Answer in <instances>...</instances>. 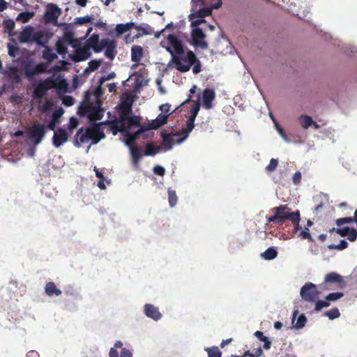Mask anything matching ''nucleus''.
<instances>
[{"instance_id":"nucleus-63","label":"nucleus","mask_w":357,"mask_h":357,"mask_svg":"<svg viewBox=\"0 0 357 357\" xmlns=\"http://www.w3.org/2000/svg\"><path fill=\"white\" fill-rule=\"evenodd\" d=\"M350 228L348 227H345L343 228H340L336 230V232L339 234L341 236H346L349 234Z\"/></svg>"},{"instance_id":"nucleus-6","label":"nucleus","mask_w":357,"mask_h":357,"mask_svg":"<svg viewBox=\"0 0 357 357\" xmlns=\"http://www.w3.org/2000/svg\"><path fill=\"white\" fill-rule=\"evenodd\" d=\"M116 42L114 40H109L106 38H103L100 40V37L98 36V42L97 43L98 48H101V52L103 49L105 50V56L110 59L113 60L116 56Z\"/></svg>"},{"instance_id":"nucleus-40","label":"nucleus","mask_w":357,"mask_h":357,"mask_svg":"<svg viewBox=\"0 0 357 357\" xmlns=\"http://www.w3.org/2000/svg\"><path fill=\"white\" fill-rule=\"evenodd\" d=\"M91 109H93V106L91 104H89V103L84 104L79 107L77 114L79 116L88 115V117H89V114L91 111Z\"/></svg>"},{"instance_id":"nucleus-52","label":"nucleus","mask_w":357,"mask_h":357,"mask_svg":"<svg viewBox=\"0 0 357 357\" xmlns=\"http://www.w3.org/2000/svg\"><path fill=\"white\" fill-rule=\"evenodd\" d=\"M278 165V159L272 158L270 160L269 165L266 167V171L268 172H272L275 171Z\"/></svg>"},{"instance_id":"nucleus-4","label":"nucleus","mask_w":357,"mask_h":357,"mask_svg":"<svg viewBox=\"0 0 357 357\" xmlns=\"http://www.w3.org/2000/svg\"><path fill=\"white\" fill-rule=\"evenodd\" d=\"M98 34H92L85 42L82 47L75 50V54L73 61L75 62L86 61L91 56L90 50L92 49L96 53L101 52V48H98Z\"/></svg>"},{"instance_id":"nucleus-25","label":"nucleus","mask_w":357,"mask_h":357,"mask_svg":"<svg viewBox=\"0 0 357 357\" xmlns=\"http://www.w3.org/2000/svg\"><path fill=\"white\" fill-rule=\"evenodd\" d=\"M143 56V48L139 45H133L131 48V60L137 63H139Z\"/></svg>"},{"instance_id":"nucleus-47","label":"nucleus","mask_w":357,"mask_h":357,"mask_svg":"<svg viewBox=\"0 0 357 357\" xmlns=\"http://www.w3.org/2000/svg\"><path fill=\"white\" fill-rule=\"evenodd\" d=\"M325 316L328 317L330 319H334L340 317V313L337 308H333L325 312Z\"/></svg>"},{"instance_id":"nucleus-7","label":"nucleus","mask_w":357,"mask_h":357,"mask_svg":"<svg viewBox=\"0 0 357 357\" xmlns=\"http://www.w3.org/2000/svg\"><path fill=\"white\" fill-rule=\"evenodd\" d=\"M319 292L317 291V286L312 282H307L301 289V298L308 302H314L317 298Z\"/></svg>"},{"instance_id":"nucleus-8","label":"nucleus","mask_w":357,"mask_h":357,"mask_svg":"<svg viewBox=\"0 0 357 357\" xmlns=\"http://www.w3.org/2000/svg\"><path fill=\"white\" fill-rule=\"evenodd\" d=\"M45 128V125L42 123H35L31 128L29 136L36 145L40 144L44 138L46 133Z\"/></svg>"},{"instance_id":"nucleus-36","label":"nucleus","mask_w":357,"mask_h":357,"mask_svg":"<svg viewBox=\"0 0 357 357\" xmlns=\"http://www.w3.org/2000/svg\"><path fill=\"white\" fill-rule=\"evenodd\" d=\"M353 221L357 223V209L354 211L353 218L347 217L339 218L336 220V224L337 226L340 227L344 224L350 223L352 222Z\"/></svg>"},{"instance_id":"nucleus-17","label":"nucleus","mask_w":357,"mask_h":357,"mask_svg":"<svg viewBox=\"0 0 357 357\" xmlns=\"http://www.w3.org/2000/svg\"><path fill=\"white\" fill-rule=\"evenodd\" d=\"M144 312L148 317L151 318L155 321L159 320L162 317L158 307H155L152 304H146L144 305Z\"/></svg>"},{"instance_id":"nucleus-41","label":"nucleus","mask_w":357,"mask_h":357,"mask_svg":"<svg viewBox=\"0 0 357 357\" xmlns=\"http://www.w3.org/2000/svg\"><path fill=\"white\" fill-rule=\"evenodd\" d=\"M33 16V13L32 12H22L20 13L17 17V20L20 21L22 23H26L29 21L31 18Z\"/></svg>"},{"instance_id":"nucleus-26","label":"nucleus","mask_w":357,"mask_h":357,"mask_svg":"<svg viewBox=\"0 0 357 357\" xmlns=\"http://www.w3.org/2000/svg\"><path fill=\"white\" fill-rule=\"evenodd\" d=\"M119 118L121 119V121H126L127 116L132 113L131 103L127 102H121Z\"/></svg>"},{"instance_id":"nucleus-22","label":"nucleus","mask_w":357,"mask_h":357,"mask_svg":"<svg viewBox=\"0 0 357 357\" xmlns=\"http://www.w3.org/2000/svg\"><path fill=\"white\" fill-rule=\"evenodd\" d=\"M33 28L26 27L23 29L19 34L18 40L21 43H27L29 42H32L33 40Z\"/></svg>"},{"instance_id":"nucleus-42","label":"nucleus","mask_w":357,"mask_h":357,"mask_svg":"<svg viewBox=\"0 0 357 357\" xmlns=\"http://www.w3.org/2000/svg\"><path fill=\"white\" fill-rule=\"evenodd\" d=\"M299 119L302 122V127L305 129H307L314 123L312 119L307 115H301Z\"/></svg>"},{"instance_id":"nucleus-12","label":"nucleus","mask_w":357,"mask_h":357,"mask_svg":"<svg viewBox=\"0 0 357 357\" xmlns=\"http://www.w3.org/2000/svg\"><path fill=\"white\" fill-rule=\"evenodd\" d=\"M40 83L46 90L52 89H61L66 88L67 83L65 79H54V76H51L45 80L40 81Z\"/></svg>"},{"instance_id":"nucleus-61","label":"nucleus","mask_w":357,"mask_h":357,"mask_svg":"<svg viewBox=\"0 0 357 357\" xmlns=\"http://www.w3.org/2000/svg\"><path fill=\"white\" fill-rule=\"evenodd\" d=\"M93 19L94 18L93 16L86 15L84 17L77 18V22L81 24H85V23H89V22L92 23Z\"/></svg>"},{"instance_id":"nucleus-38","label":"nucleus","mask_w":357,"mask_h":357,"mask_svg":"<svg viewBox=\"0 0 357 357\" xmlns=\"http://www.w3.org/2000/svg\"><path fill=\"white\" fill-rule=\"evenodd\" d=\"M67 44L62 40H59L56 43V50L60 55H65L67 53Z\"/></svg>"},{"instance_id":"nucleus-9","label":"nucleus","mask_w":357,"mask_h":357,"mask_svg":"<svg viewBox=\"0 0 357 357\" xmlns=\"http://www.w3.org/2000/svg\"><path fill=\"white\" fill-rule=\"evenodd\" d=\"M335 284L339 288H343L346 286V282L342 275H339L335 272H331L328 273L324 279V289H330L329 287H326L328 284Z\"/></svg>"},{"instance_id":"nucleus-14","label":"nucleus","mask_w":357,"mask_h":357,"mask_svg":"<svg viewBox=\"0 0 357 357\" xmlns=\"http://www.w3.org/2000/svg\"><path fill=\"white\" fill-rule=\"evenodd\" d=\"M68 135L64 128H59L56 131L54 130L52 137V144L55 147L58 148L61 146L63 144L68 142Z\"/></svg>"},{"instance_id":"nucleus-64","label":"nucleus","mask_w":357,"mask_h":357,"mask_svg":"<svg viewBox=\"0 0 357 357\" xmlns=\"http://www.w3.org/2000/svg\"><path fill=\"white\" fill-rule=\"evenodd\" d=\"M301 178H302L301 173L298 171L296 172L292 178L294 184H295V185L299 184L301 183Z\"/></svg>"},{"instance_id":"nucleus-34","label":"nucleus","mask_w":357,"mask_h":357,"mask_svg":"<svg viewBox=\"0 0 357 357\" xmlns=\"http://www.w3.org/2000/svg\"><path fill=\"white\" fill-rule=\"evenodd\" d=\"M132 28L137 29L139 31H141V33H139L136 35L135 38H139L144 35H151L153 33L151 28L147 24L146 27H142V26H139L135 24V26Z\"/></svg>"},{"instance_id":"nucleus-45","label":"nucleus","mask_w":357,"mask_h":357,"mask_svg":"<svg viewBox=\"0 0 357 357\" xmlns=\"http://www.w3.org/2000/svg\"><path fill=\"white\" fill-rule=\"evenodd\" d=\"M330 305H331V303L326 298L324 301H321V300L317 301L315 303L314 310L316 312H319L324 307H329Z\"/></svg>"},{"instance_id":"nucleus-5","label":"nucleus","mask_w":357,"mask_h":357,"mask_svg":"<svg viewBox=\"0 0 357 357\" xmlns=\"http://www.w3.org/2000/svg\"><path fill=\"white\" fill-rule=\"evenodd\" d=\"M162 139V144L167 150L172 149L174 144H181L185 140V137H182L180 132L166 133L165 130L160 132Z\"/></svg>"},{"instance_id":"nucleus-56","label":"nucleus","mask_w":357,"mask_h":357,"mask_svg":"<svg viewBox=\"0 0 357 357\" xmlns=\"http://www.w3.org/2000/svg\"><path fill=\"white\" fill-rule=\"evenodd\" d=\"M144 131V130L140 129L138 131L129 134V138L128 139L127 144H129L130 143H134L138 138L139 135Z\"/></svg>"},{"instance_id":"nucleus-3","label":"nucleus","mask_w":357,"mask_h":357,"mask_svg":"<svg viewBox=\"0 0 357 357\" xmlns=\"http://www.w3.org/2000/svg\"><path fill=\"white\" fill-rule=\"evenodd\" d=\"M105 137L103 131L100 128L98 125L93 128H88L84 132V128H79L74 139V145L79 147L80 143L87 142L89 139L92 140V144H97L100 139Z\"/></svg>"},{"instance_id":"nucleus-20","label":"nucleus","mask_w":357,"mask_h":357,"mask_svg":"<svg viewBox=\"0 0 357 357\" xmlns=\"http://www.w3.org/2000/svg\"><path fill=\"white\" fill-rule=\"evenodd\" d=\"M64 110L62 107H59V109L54 111L52 119L49 122L47 128L50 130H55L56 124L59 123V119L63 114Z\"/></svg>"},{"instance_id":"nucleus-50","label":"nucleus","mask_w":357,"mask_h":357,"mask_svg":"<svg viewBox=\"0 0 357 357\" xmlns=\"http://www.w3.org/2000/svg\"><path fill=\"white\" fill-rule=\"evenodd\" d=\"M200 104L199 101L195 102L194 105L191 107L190 112L191 115L189 116L190 118H192L193 119H196L197 114L199 111Z\"/></svg>"},{"instance_id":"nucleus-46","label":"nucleus","mask_w":357,"mask_h":357,"mask_svg":"<svg viewBox=\"0 0 357 357\" xmlns=\"http://www.w3.org/2000/svg\"><path fill=\"white\" fill-rule=\"evenodd\" d=\"M53 106V102L50 100H47L42 105H40L38 109L40 112H46L51 110Z\"/></svg>"},{"instance_id":"nucleus-49","label":"nucleus","mask_w":357,"mask_h":357,"mask_svg":"<svg viewBox=\"0 0 357 357\" xmlns=\"http://www.w3.org/2000/svg\"><path fill=\"white\" fill-rule=\"evenodd\" d=\"M79 121L74 116L70 118L69 123H68V129L70 133L77 127Z\"/></svg>"},{"instance_id":"nucleus-32","label":"nucleus","mask_w":357,"mask_h":357,"mask_svg":"<svg viewBox=\"0 0 357 357\" xmlns=\"http://www.w3.org/2000/svg\"><path fill=\"white\" fill-rule=\"evenodd\" d=\"M45 50L43 52V57L48 62H52L57 59V54L52 51V50L47 45H45Z\"/></svg>"},{"instance_id":"nucleus-21","label":"nucleus","mask_w":357,"mask_h":357,"mask_svg":"<svg viewBox=\"0 0 357 357\" xmlns=\"http://www.w3.org/2000/svg\"><path fill=\"white\" fill-rule=\"evenodd\" d=\"M38 46L45 47L49 42V38L45 34V32L42 30L33 32V40Z\"/></svg>"},{"instance_id":"nucleus-2","label":"nucleus","mask_w":357,"mask_h":357,"mask_svg":"<svg viewBox=\"0 0 357 357\" xmlns=\"http://www.w3.org/2000/svg\"><path fill=\"white\" fill-rule=\"evenodd\" d=\"M271 211L274 212V215L267 218L268 222L282 225L287 220H291V222L300 221L299 211L290 212V208L287 204L274 207Z\"/></svg>"},{"instance_id":"nucleus-48","label":"nucleus","mask_w":357,"mask_h":357,"mask_svg":"<svg viewBox=\"0 0 357 357\" xmlns=\"http://www.w3.org/2000/svg\"><path fill=\"white\" fill-rule=\"evenodd\" d=\"M343 296L344 294L342 292H334L328 294L326 296V299L328 300V302L330 303L331 301H335L341 298Z\"/></svg>"},{"instance_id":"nucleus-60","label":"nucleus","mask_w":357,"mask_h":357,"mask_svg":"<svg viewBox=\"0 0 357 357\" xmlns=\"http://www.w3.org/2000/svg\"><path fill=\"white\" fill-rule=\"evenodd\" d=\"M300 236H301L303 239H307L309 241H313V238L307 228H305V229L301 232Z\"/></svg>"},{"instance_id":"nucleus-51","label":"nucleus","mask_w":357,"mask_h":357,"mask_svg":"<svg viewBox=\"0 0 357 357\" xmlns=\"http://www.w3.org/2000/svg\"><path fill=\"white\" fill-rule=\"evenodd\" d=\"M348 246V243L345 240H342L340 243L338 245L331 244L328 245V248L332 249H337L339 250H344L347 248Z\"/></svg>"},{"instance_id":"nucleus-13","label":"nucleus","mask_w":357,"mask_h":357,"mask_svg":"<svg viewBox=\"0 0 357 357\" xmlns=\"http://www.w3.org/2000/svg\"><path fill=\"white\" fill-rule=\"evenodd\" d=\"M205 34L200 28L193 29L192 33V39L195 46L200 47L203 50L208 48V44L204 40Z\"/></svg>"},{"instance_id":"nucleus-55","label":"nucleus","mask_w":357,"mask_h":357,"mask_svg":"<svg viewBox=\"0 0 357 357\" xmlns=\"http://www.w3.org/2000/svg\"><path fill=\"white\" fill-rule=\"evenodd\" d=\"M101 64V60H92L89 62L88 69L90 71H95L97 70Z\"/></svg>"},{"instance_id":"nucleus-33","label":"nucleus","mask_w":357,"mask_h":357,"mask_svg":"<svg viewBox=\"0 0 357 357\" xmlns=\"http://www.w3.org/2000/svg\"><path fill=\"white\" fill-rule=\"evenodd\" d=\"M103 110L93 107V109H91V111L89 114V119L90 121L100 120L103 117Z\"/></svg>"},{"instance_id":"nucleus-23","label":"nucleus","mask_w":357,"mask_h":357,"mask_svg":"<svg viewBox=\"0 0 357 357\" xmlns=\"http://www.w3.org/2000/svg\"><path fill=\"white\" fill-rule=\"evenodd\" d=\"M168 114H160L157 118L149 124V129L156 130L167 122Z\"/></svg>"},{"instance_id":"nucleus-35","label":"nucleus","mask_w":357,"mask_h":357,"mask_svg":"<svg viewBox=\"0 0 357 357\" xmlns=\"http://www.w3.org/2000/svg\"><path fill=\"white\" fill-rule=\"evenodd\" d=\"M278 255L277 250L273 248H268L264 252L261 254V257L266 260L275 259Z\"/></svg>"},{"instance_id":"nucleus-30","label":"nucleus","mask_w":357,"mask_h":357,"mask_svg":"<svg viewBox=\"0 0 357 357\" xmlns=\"http://www.w3.org/2000/svg\"><path fill=\"white\" fill-rule=\"evenodd\" d=\"M195 119L189 117L186 121L185 127H183L181 129V132H180V134H181L182 137H185V139L188 137L189 133L192 130V129L195 127Z\"/></svg>"},{"instance_id":"nucleus-53","label":"nucleus","mask_w":357,"mask_h":357,"mask_svg":"<svg viewBox=\"0 0 357 357\" xmlns=\"http://www.w3.org/2000/svg\"><path fill=\"white\" fill-rule=\"evenodd\" d=\"M61 100L62 103L67 107H70L75 103V99L70 96H63Z\"/></svg>"},{"instance_id":"nucleus-37","label":"nucleus","mask_w":357,"mask_h":357,"mask_svg":"<svg viewBox=\"0 0 357 357\" xmlns=\"http://www.w3.org/2000/svg\"><path fill=\"white\" fill-rule=\"evenodd\" d=\"M126 123H127L126 125V130L129 129L133 126H137L139 125V119L136 116H130L128 115L127 119H126Z\"/></svg>"},{"instance_id":"nucleus-16","label":"nucleus","mask_w":357,"mask_h":357,"mask_svg":"<svg viewBox=\"0 0 357 357\" xmlns=\"http://www.w3.org/2000/svg\"><path fill=\"white\" fill-rule=\"evenodd\" d=\"M130 149L132 164L135 167V168L137 169L139 166L140 160L143 156L142 149L139 146H131Z\"/></svg>"},{"instance_id":"nucleus-43","label":"nucleus","mask_w":357,"mask_h":357,"mask_svg":"<svg viewBox=\"0 0 357 357\" xmlns=\"http://www.w3.org/2000/svg\"><path fill=\"white\" fill-rule=\"evenodd\" d=\"M208 354V357H221L222 353L218 347H208L205 349Z\"/></svg>"},{"instance_id":"nucleus-1","label":"nucleus","mask_w":357,"mask_h":357,"mask_svg":"<svg viewBox=\"0 0 357 357\" xmlns=\"http://www.w3.org/2000/svg\"><path fill=\"white\" fill-rule=\"evenodd\" d=\"M172 62L175 65L176 70L181 73L189 71L192 66L194 74H198L202 71L201 61L192 50H188L185 54L173 55Z\"/></svg>"},{"instance_id":"nucleus-18","label":"nucleus","mask_w":357,"mask_h":357,"mask_svg":"<svg viewBox=\"0 0 357 357\" xmlns=\"http://www.w3.org/2000/svg\"><path fill=\"white\" fill-rule=\"evenodd\" d=\"M215 99V92L210 89H206L202 93L203 105L206 109L212 107V102Z\"/></svg>"},{"instance_id":"nucleus-24","label":"nucleus","mask_w":357,"mask_h":357,"mask_svg":"<svg viewBox=\"0 0 357 357\" xmlns=\"http://www.w3.org/2000/svg\"><path fill=\"white\" fill-rule=\"evenodd\" d=\"M110 128L113 132L114 135H116L118 132H124L126 130V121H121V119L109 122Z\"/></svg>"},{"instance_id":"nucleus-57","label":"nucleus","mask_w":357,"mask_h":357,"mask_svg":"<svg viewBox=\"0 0 357 357\" xmlns=\"http://www.w3.org/2000/svg\"><path fill=\"white\" fill-rule=\"evenodd\" d=\"M3 26L5 29L10 33L15 28V22L13 20H6L3 22Z\"/></svg>"},{"instance_id":"nucleus-58","label":"nucleus","mask_w":357,"mask_h":357,"mask_svg":"<svg viewBox=\"0 0 357 357\" xmlns=\"http://www.w3.org/2000/svg\"><path fill=\"white\" fill-rule=\"evenodd\" d=\"M8 54L12 57H15L19 52V47L10 44L8 45Z\"/></svg>"},{"instance_id":"nucleus-11","label":"nucleus","mask_w":357,"mask_h":357,"mask_svg":"<svg viewBox=\"0 0 357 357\" xmlns=\"http://www.w3.org/2000/svg\"><path fill=\"white\" fill-rule=\"evenodd\" d=\"M47 72V65L44 63H40L36 66L26 64L24 67V73L29 79H31L36 75L45 73Z\"/></svg>"},{"instance_id":"nucleus-31","label":"nucleus","mask_w":357,"mask_h":357,"mask_svg":"<svg viewBox=\"0 0 357 357\" xmlns=\"http://www.w3.org/2000/svg\"><path fill=\"white\" fill-rule=\"evenodd\" d=\"M212 13L211 8L210 7H204L199 10L195 11L194 13L190 15V17H204L209 16Z\"/></svg>"},{"instance_id":"nucleus-10","label":"nucleus","mask_w":357,"mask_h":357,"mask_svg":"<svg viewBox=\"0 0 357 357\" xmlns=\"http://www.w3.org/2000/svg\"><path fill=\"white\" fill-rule=\"evenodd\" d=\"M61 14V10L54 3L48 4L44 14V20L46 23L56 24L57 19Z\"/></svg>"},{"instance_id":"nucleus-39","label":"nucleus","mask_w":357,"mask_h":357,"mask_svg":"<svg viewBox=\"0 0 357 357\" xmlns=\"http://www.w3.org/2000/svg\"><path fill=\"white\" fill-rule=\"evenodd\" d=\"M158 151L159 148L158 146H155L153 144L149 143L146 145L144 155L146 156L154 155L158 152Z\"/></svg>"},{"instance_id":"nucleus-28","label":"nucleus","mask_w":357,"mask_h":357,"mask_svg":"<svg viewBox=\"0 0 357 357\" xmlns=\"http://www.w3.org/2000/svg\"><path fill=\"white\" fill-rule=\"evenodd\" d=\"M135 26V23L130 22L126 24H118L115 27L117 36L122 35L132 29Z\"/></svg>"},{"instance_id":"nucleus-15","label":"nucleus","mask_w":357,"mask_h":357,"mask_svg":"<svg viewBox=\"0 0 357 357\" xmlns=\"http://www.w3.org/2000/svg\"><path fill=\"white\" fill-rule=\"evenodd\" d=\"M167 38L176 55H181L184 54L182 42L174 34H169Z\"/></svg>"},{"instance_id":"nucleus-19","label":"nucleus","mask_w":357,"mask_h":357,"mask_svg":"<svg viewBox=\"0 0 357 357\" xmlns=\"http://www.w3.org/2000/svg\"><path fill=\"white\" fill-rule=\"evenodd\" d=\"M3 73L8 76V77L15 84H17L22 82L18 69L15 66H10L7 70H4Z\"/></svg>"},{"instance_id":"nucleus-27","label":"nucleus","mask_w":357,"mask_h":357,"mask_svg":"<svg viewBox=\"0 0 357 357\" xmlns=\"http://www.w3.org/2000/svg\"><path fill=\"white\" fill-rule=\"evenodd\" d=\"M45 293L49 296H59L61 294V291L58 289L53 282H49L45 285Z\"/></svg>"},{"instance_id":"nucleus-44","label":"nucleus","mask_w":357,"mask_h":357,"mask_svg":"<svg viewBox=\"0 0 357 357\" xmlns=\"http://www.w3.org/2000/svg\"><path fill=\"white\" fill-rule=\"evenodd\" d=\"M168 199L170 206H174L177 203V196L176 191L174 190H168Z\"/></svg>"},{"instance_id":"nucleus-59","label":"nucleus","mask_w":357,"mask_h":357,"mask_svg":"<svg viewBox=\"0 0 357 357\" xmlns=\"http://www.w3.org/2000/svg\"><path fill=\"white\" fill-rule=\"evenodd\" d=\"M63 41L66 44H71L74 41V35L72 32H66L63 36Z\"/></svg>"},{"instance_id":"nucleus-29","label":"nucleus","mask_w":357,"mask_h":357,"mask_svg":"<svg viewBox=\"0 0 357 357\" xmlns=\"http://www.w3.org/2000/svg\"><path fill=\"white\" fill-rule=\"evenodd\" d=\"M47 90H46L44 86L38 83V84L34 88L32 97L33 99H42L47 93Z\"/></svg>"},{"instance_id":"nucleus-54","label":"nucleus","mask_w":357,"mask_h":357,"mask_svg":"<svg viewBox=\"0 0 357 357\" xmlns=\"http://www.w3.org/2000/svg\"><path fill=\"white\" fill-rule=\"evenodd\" d=\"M306 321H307V319H306L305 316L303 314H301L297 319V321L295 325V328H303L305 326Z\"/></svg>"},{"instance_id":"nucleus-62","label":"nucleus","mask_w":357,"mask_h":357,"mask_svg":"<svg viewBox=\"0 0 357 357\" xmlns=\"http://www.w3.org/2000/svg\"><path fill=\"white\" fill-rule=\"evenodd\" d=\"M153 173L155 174H157V175H159V176H164L165 173V169L162 166H160V165H156L153 167Z\"/></svg>"}]
</instances>
